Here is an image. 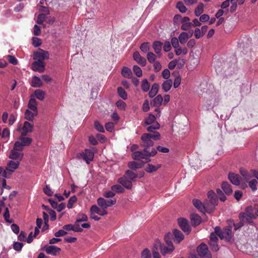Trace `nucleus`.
<instances>
[{"label":"nucleus","mask_w":258,"mask_h":258,"mask_svg":"<svg viewBox=\"0 0 258 258\" xmlns=\"http://www.w3.org/2000/svg\"><path fill=\"white\" fill-rule=\"evenodd\" d=\"M204 5L203 3H200L198 7L195 9V14L196 16H200L204 12Z\"/></svg>","instance_id":"nucleus-40"},{"label":"nucleus","mask_w":258,"mask_h":258,"mask_svg":"<svg viewBox=\"0 0 258 258\" xmlns=\"http://www.w3.org/2000/svg\"><path fill=\"white\" fill-rule=\"evenodd\" d=\"M34 95L36 97L40 100H43L45 97L44 91L40 89L36 90L34 92Z\"/></svg>","instance_id":"nucleus-37"},{"label":"nucleus","mask_w":258,"mask_h":258,"mask_svg":"<svg viewBox=\"0 0 258 258\" xmlns=\"http://www.w3.org/2000/svg\"><path fill=\"white\" fill-rule=\"evenodd\" d=\"M156 56L152 52H148L147 54V58L148 61L151 63L155 62Z\"/></svg>","instance_id":"nucleus-51"},{"label":"nucleus","mask_w":258,"mask_h":258,"mask_svg":"<svg viewBox=\"0 0 258 258\" xmlns=\"http://www.w3.org/2000/svg\"><path fill=\"white\" fill-rule=\"evenodd\" d=\"M7 58L9 61V62L14 65H16L18 63V60L16 59V58L11 55H8L7 56Z\"/></svg>","instance_id":"nucleus-59"},{"label":"nucleus","mask_w":258,"mask_h":258,"mask_svg":"<svg viewBox=\"0 0 258 258\" xmlns=\"http://www.w3.org/2000/svg\"><path fill=\"white\" fill-rule=\"evenodd\" d=\"M117 94L118 96L123 100H126L127 98V94L125 90L121 87L117 88Z\"/></svg>","instance_id":"nucleus-34"},{"label":"nucleus","mask_w":258,"mask_h":258,"mask_svg":"<svg viewBox=\"0 0 258 258\" xmlns=\"http://www.w3.org/2000/svg\"><path fill=\"white\" fill-rule=\"evenodd\" d=\"M221 239H224L226 241H230L232 238V227L227 226L224 228L219 235Z\"/></svg>","instance_id":"nucleus-8"},{"label":"nucleus","mask_w":258,"mask_h":258,"mask_svg":"<svg viewBox=\"0 0 258 258\" xmlns=\"http://www.w3.org/2000/svg\"><path fill=\"white\" fill-rule=\"evenodd\" d=\"M45 63L44 61L36 60L34 61L31 65V69L34 71L41 73L44 71Z\"/></svg>","instance_id":"nucleus-11"},{"label":"nucleus","mask_w":258,"mask_h":258,"mask_svg":"<svg viewBox=\"0 0 258 258\" xmlns=\"http://www.w3.org/2000/svg\"><path fill=\"white\" fill-rule=\"evenodd\" d=\"M189 38L188 34L186 32H182L178 37V40L181 44H184Z\"/></svg>","instance_id":"nucleus-36"},{"label":"nucleus","mask_w":258,"mask_h":258,"mask_svg":"<svg viewBox=\"0 0 258 258\" xmlns=\"http://www.w3.org/2000/svg\"><path fill=\"white\" fill-rule=\"evenodd\" d=\"M239 218L243 222L250 223L253 218L247 215L246 213H240L239 215Z\"/></svg>","instance_id":"nucleus-31"},{"label":"nucleus","mask_w":258,"mask_h":258,"mask_svg":"<svg viewBox=\"0 0 258 258\" xmlns=\"http://www.w3.org/2000/svg\"><path fill=\"white\" fill-rule=\"evenodd\" d=\"M190 221L191 225L194 227H196L200 225L202 221L201 217L197 214H191L190 215Z\"/></svg>","instance_id":"nucleus-18"},{"label":"nucleus","mask_w":258,"mask_h":258,"mask_svg":"<svg viewBox=\"0 0 258 258\" xmlns=\"http://www.w3.org/2000/svg\"><path fill=\"white\" fill-rule=\"evenodd\" d=\"M160 138V135L157 132H154L153 134H144L141 137L142 143L141 144L142 147L147 148L152 147L154 145V142L152 139L158 140Z\"/></svg>","instance_id":"nucleus-2"},{"label":"nucleus","mask_w":258,"mask_h":258,"mask_svg":"<svg viewBox=\"0 0 258 258\" xmlns=\"http://www.w3.org/2000/svg\"><path fill=\"white\" fill-rule=\"evenodd\" d=\"M94 157L93 152L90 149H85L84 152L77 155V158L79 159L82 158L88 164L93 160Z\"/></svg>","instance_id":"nucleus-5"},{"label":"nucleus","mask_w":258,"mask_h":258,"mask_svg":"<svg viewBox=\"0 0 258 258\" xmlns=\"http://www.w3.org/2000/svg\"><path fill=\"white\" fill-rule=\"evenodd\" d=\"M61 250V249L54 245H49L45 247V251L48 254L55 256Z\"/></svg>","instance_id":"nucleus-16"},{"label":"nucleus","mask_w":258,"mask_h":258,"mask_svg":"<svg viewBox=\"0 0 258 258\" xmlns=\"http://www.w3.org/2000/svg\"><path fill=\"white\" fill-rule=\"evenodd\" d=\"M197 250L199 258H212L211 254L206 244H201L198 246Z\"/></svg>","instance_id":"nucleus-4"},{"label":"nucleus","mask_w":258,"mask_h":258,"mask_svg":"<svg viewBox=\"0 0 258 258\" xmlns=\"http://www.w3.org/2000/svg\"><path fill=\"white\" fill-rule=\"evenodd\" d=\"M97 204L102 209H107L106 200L104 198H98L97 200Z\"/></svg>","instance_id":"nucleus-47"},{"label":"nucleus","mask_w":258,"mask_h":258,"mask_svg":"<svg viewBox=\"0 0 258 258\" xmlns=\"http://www.w3.org/2000/svg\"><path fill=\"white\" fill-rule=\"evenodd\" d=\"M100 209L95 205L91 206L90 208V214L93 215L95 214H98L100 212Z\"/></svg>","instance_id":"nucleus-57"},{"label":"nucleus","mask_w":258,"mask_h":258,"mask_svg":"<svg viewBox=\"0 0 258 258\" xmlns=\"http://www.w3.org/2000/svg\"><path fill=\"white\" fill-rule=\"evenodd\" d=\"M174 249L173 245L166 246L161 244L160 251L162 255H165L166 254L171 253Z\"/></svg>","instance_id":"nucleus-25"},{"label":"nucleus","mask_w":258,"mask_h":258,"mask_svg":"<svg viewBox=\"0 0 258 258\" xmlns=\"http://www.w3.org/2000/svg\"><path fill=\"white\" fill-rule=\"evenodd\" d=\"M159 90V85L157 83H154L152 85L151 89L149 92V96L150 98L154 97L158 93Z\"/></svg>","instance_id":"nucleus-28"},{"label":"nucleus","mask_w":258,"mask_h":258,"mask_svg":"<svg viewBox=\"0 0 258 258\" xmlns=\"http://www.w3.org/2000/svg\"><path fill=\"white\" fill-rule=\"evenodd\" d=\"M150 87V84L147 79H144L142 81L141 89L143 91L146 92L149 91Z\"/></svg>","instance_id":"nucleus-38"},{"label":"nucleus","mask_w":258,"mask_h":258,"mask_svg":"<svg viewBox=\"0 0 258 258\" xmlns=\"http://www.w3.org/2000/svg\"><path fill=\"white\" fill-rule=\"evenodd\" d=\"M218 202V199L217 197L207 200L206 201V204H207V212L211 213L213 212L215 209V206L217 205Z\"/></svg>","instance_id":"nucleus-10"},{"label":"nucleus","mask_w":258,"mask_h":258,"mask_svg":"<svg viewBox=\"0 0 258 258\" xmlns=\"http://www.w3.org/2000/svg\"><path fill=\"white\" fill-rule=\"evenodd\" d=\"M142 258H151V253L150 250L146 248L142 252Z\"/></svg>","instance_id":"nucleus-62"},{"label":"nucleus","mask_w":258,"mask_h":258,"mask_svg":"<svg viewBox=\"0 0 258 258\" xmlns=\"http://www.w3.org/2000/svg\"><path fill=\"white\" fill-rule=\"evenodd\" d=\"M118 182L127 189H131L132 187V182L125 176L119 178Z\"/></svg>","instance_id":"nucleus-20"},{"label":"nucleus","mask_w":258,"mask_h":258,"mask_svg":"<svg viewBox=\"0 0 258 258\" xmlns=\"http://www.w3.org/2000/svg\"><path fill=\"white\" fill-rule=\"evenodd\" d=\"M24 146L21 142L17 141L15 142L14 146V149L15 151L21 152L23 150Z\"/></svg>","instance_id":"nucleus-49"},{"label":"nucleus","mask_w":258,"mask_h":258,"mask_svg":"<svg viewBox=\"0 0 258 258\" xmlns=\"http://www.w3.org/2000/svg\"><path fill=\"white\" fill-rule=\"evenodd\" d=\"M88 220V217L85 214H79L77 215V223H80L82 222L87 221Z\"/></svg>","instance_id":"nucleus-42"},{"label":"nucleus","mask_w":258,"mask_h":258,"mask_svg":"<svg viewBox=\"0 0 258 258\" xmlns=\"http://www.w3.org/2000/svg\"><path fill=\"white\" fill-rule=\"evenodd\" d=\"M42 85V82L41 79L37 77V76H34L32 78V81H31V86L35 88H39L41 87Z\"/></svg>","instance_id":"nucleus-27"},{"label":"nucleus","mask_w":258,"mask_h":258,"mask_svg":"<svg viewBox=\"0 0 258 258\" xmlns=\"http://www.w3.org/2000/svg\"><path fill=\"white\" fill-rule=\"evenodd\" d=\"M33 125L31 124L28 121H25L22 128V132L21 133L22 136H26L29 133H31L33 131Z\"/></svg>","instance_id":"nucleus-13"},{"label":"nucleus","mask_w":258,"mask_h":258,"mask_svg":"<svg viewBox=\"0 0 258 258\" xmlns=\"http://www.w3.org/2000/svg\"><path fill=\"white\" fill-rule=\"evenodd\" d=\"M162 43L159 41H155L152 45L153 48L159 57H161V51L162 49Z\"/></svg>","instance_id":"nucleus-23"},{"label":"nucleus","mask_w":258,"mask_h":258,"mask_svg":"<svg viewBox=\"0 0 258 258\" xmlns=\"http://www.w3.org/2000/svg\"><path fill=\"white\" fill-rule=\"evenodd\" d=\"M32 44L35 47H38L41 44V40L37 37H33Z\"/></svg>","instance_id":"nucleus-60"},{"label":"nucleus","mask_w":258,"mask_h":258,"mask_svg":"<svg viewBox=\"0 0 258 258\" xmlns=\"http://www.w3.org/2000/svg\"><path fill=\"white\" fill-rule=\"evenodd\" d=\"M172 235L174 236V241L176 243H179L184 238L183 233L176 229L173 230Z\"/></svg>","instance_id":"nucleus-15"},{"label":"nucleus","mask_w":258,"mask_h":258,"mask_svg":"<svg viewBox=\"0 0 258 258\" xmlns=\"http://www.w3.org/2000/svg\"><path fill=\"white\" fill-rule=\"evenodd\" d=\"M173 235L171 233H167L164 236V240L168 246L173 245L172 239Z\"/></svg>","instance_id":"nucleus-39"},{"label":"nucleus","mask_w":258,"mask_h":258,"mask_svg":"<svg viewBox=\"0 0 258 258\" xmlns=\"http://www.w3.org/2000/svg\"><path fill=\"white\" fill-rule=\"evenodd\" d=\"M177 222L181 229L186 234H189L191 232V228L188 221L184 218H179L177 219Z\"/></svg>","instance_id":"nucleus-6"},{"label":"nucleus","mask_w":258,"mask_h":258,"mask_svg":"<svg viewBox=\"0 0 258 258\" xmlns=\"http://www.w3.org/2000/svg\"><path fill=\"white\" fill-rule=\"evenodd\" d=\"M121 75L125 78H131L132 76L131 70L128 67H124L122 69Z\"/></svg>","instance_id":"nucleus-33"},{"label":"nucleus","mask_w":258,"mask_h":258,"mask_svg":"<svg viewBox=\"0 0 258 258\" xmlns=\"http://www.w3.org/2000/svg\"><path fill=\"white\" fill-rule=\"evenodd\" d=\"M134 59L140 65L144 67L146 64V59L142 57L138 51H135L133 54Z\"/></svg>","instance_id":"nucleus-14"},{"label":"nucleus","mask_w":258,"mask_h":258,"mask_svg":"<svg viewBox=\"0 0 258 258\" xmlns=\"http://www.w3.org/2000/svg\"><path fill=\"white\" fill-rule=\"evenodd\" d=\"M171 42L172 46L174 48H177L179 47V40L176 37H173L171 39Z\"/></svg>","instance_id":"nucleus-64"},{"label":"nucleus","mask_w":258,"mask_h":258,"mask_svg":"<svg viewBox=\"0 0 258 258\" xmlns=\"http://www.w3.org/2000/svg\"><path fill=\"white\" fill-rule=\"evenodd\" d=\"M218 238L217 236L214 233H211L210 236V241L209 242L210 248L213 251H217L219 250V246L217 244Z\"/></svg>","instance_id":"nucleus-9"},{"label":"nucleus","mask_w":258,"mask_h":258,"mask_svg":"<svg viewBox=\"0 0 258 258\" xmlns=\"http://www.w3.org/2000/svg\"><path fill=\"white\" fill-rule=\"evenodd\" d=\"M161 167V165H158L156 166L151 164H148L145 168V171L148 173H152L157 171L159 168Z\"/></svg>","instance_id":"nucleus-35"},{"label":"nucleus","mask_w":258,"mask_h":258,"mask_svg":"<svg viewBox=\"0 0 258 258\" xmlns=\"http://www.w3.org/2000/svg\"><path fill=\"white\" fill-rule=\"evenodd\" d=\"M173 82L170 79L167 80L162 84V89L164 92H167L171 89Z\"/></svg>","instance_id":"nucleus-29"},{"label":"nucleus","mask_w":258,"mask_h":258,"mask_svg":"<svg viewBox=\"0 0 258 258\" xmlns=\"http://www.w3.org/2000/svg\"><path fill=\"white\" fill-rule=\"evenodd\" d=\"M125 175L129 179L132 180H135L137 177V174L136 173L130 170L126 171Z\"/></svg>","instance_id":"nucleus-44"},{"label":"nucleus","mask_w":258,"mask_h":258,"mask_svg":"<svg viewBox=\"0 0 258 258\" xmlns=\"http://www.w3.org/2000/svg\"><path fill=\"white\" fill-rule=\"evenodd\" d=\"M240 173L246 181H248V180L251 178L250 175L246 170H240Z\"/></svg>","instance_id":"nucleus-54"},{"label":"nucleus","mask_w":258,"mask_h":258,"mask_svg":"<svg viewBox=\"0 0 258 258\" xmlns=\"http://www.w3.org/2000/svg\"><path fill=\"white\" fill-rule=\"evenodd\" d=\"M38 114V112H31L29 109H27L25 112V118L29 121H33L35 116Z\"/></svg>","instance_id":"nucleus-26"},{"label":"nucleus","mask_w":258,"mask_h":258,"mask_svg":"<svg viewBox=\"0 0 258 258\" xmlns=\"http://www.w3.org/2000/svg\"><path fill=\"white\" fill-rule=\"evenodd\" d=\"M157 153L155 149H153L151 152H149L147 148H144L142 151H135L132 154V158L135 160L141 161V159H145L147 162L151 161L150 157H153Z\"/></svg>","instance_id":"nucleus-1"},{"label":"nucleus","mask_w":258,"mask_h":258,"mask_svg":"<svg viewBox=\"0 0 258 258\" xmlns=\"http://www.w3.org/2000/svg\"><path fill=\"white\" fill-rule=\"evenodd\" d=\"M244 213H246L247 215H249L253 219L256 218V216L255 215V211H254L253 208L251 206L247 207Z\"/></svg>","instance_id":"nucleus-41"},{"label":"nucleus","mask_w":258,"mask_h":258,"mask_svg":"<svg viewBox=\"0 0 258 258\" xmlns=\"http://www.w3.org/2000/svg\"><path fill=\"white\" fill-rule=\"evenodd\" d=\"M77 200V199L76 196H73L71 197L68 201L67 208L68 209H72L73 208L74 204L76 202Z\"/></svg>","instance_id":"nucleus-45"},{"label":"nucleus","mask_w":258,"mask_h":258,"mask_svg":"<svg viewBox=\"0 0 258 258\" xmlns=\"http://www.w3.org/2000/svg\"><path fill=\"white\" fill-rule=\"evenodd\" d=\"M176 7H177V8L178 9L179 11L181 13H183L186 12V8L185 6L181 2L177 3Z\"/></svg>","instance_id":"nucleus-56"},{"label":"nucleus","mask_w":258,"mask_h":258,"mask_svg":"<svg viewBox=\"0 0 258 258\" xmlns=\"http://www.w3.org/2000/svg\"><path fill=\"white\" fill-rule=\"evenodd\" d=\"M46 16L45 14H40L37 17L36 22L38 24H43L44 21H46Z\"/></svg>","instance_id":"nucleus-52"},{"label":"nucleus","mask_w":258,"mask_h":258,"mask_svg":"<svg viewBox=\"0 0 258 258\" xmlns=\"http://www.w3.org/2000/svg\"><path fill=\"white\" fill-rule=\"evenodd\" d=\"M23 246V243L19 242H15L13 244L14 249L18 251H19L21 250L22 247Z\"/></svg>","instance_id":"nucleus-61"},{"label":"nucleus","mask_w":258,"mask_h":258,"mask_svg":"<svg viewBox=\"0 0 258 258\" xmlns=\"http://www.w3.org/2000/svg\"><path fill=\"white\" fill-rule=\"evenodd\" d=\"M20 161H14L10 160L8 162L7 166L5 170L3 167H0V176L6 178H9L15 169H17L19 165Z\"/></svg>","instance_id":"nucleus-3"},{"label":"nucleus","mask_w":258,"mask_h":258,"mask_svg":"<svg viewBox=\"0 0 258 258\" xmlns=\"http://www.w3.org/2000/svg\"><path fill=\"white\" fill-rule=\"evenodd\" d=\"M49 56V55L48 51L39 49L38 51L34 52L33 59L34 60L43 61L44 59H48Z\"/></svg>","instance_id":"nucleus-7"},{"label":"nucleus","mask_w":258,"mask_h":258,"mask_svg":"<svg viewBox=\"0 0 258 258\" xmlns=\"http://www.w3.org/2000/svg\"><path fill=\"white\" fill-rule=\"evenodd\" d=\"M111 190L114 192L121 193L124 191V188L119 184L113 185L111 187Z\"/></svg>","instance_id":"nucleus-43"},{"label":"nucleus","mask_w":258,"mask_h":258,"mask_svg":"<svg viewBox=\"0 0 258 258\" xmlns=\"http://www.w3.org/2000/svg\"><path fill=\"white\" fill-rule=\"evenodd\" d=\"M222 188L227 195L232 194L233 190L231 188V185L227 181H223L222 184Z\"/></svg>","instance_id":"nucleus-24"},{"label":"nucleus","mask_w":258,"mask_h":258,"mask_svg":"<svg viewBox=\"0 0 258 258\" xmlns=\"http://www.w3.org/2000/svg\"><path fill=\"white\" fill-rule=\"evenodd\" d=\"M43 192L48 196H51L53 194V192L52 191L51 188L48 185H46L45 187H44Z\"/></svg>","instance_id":"nucleus-58"},{"label":"nucleus","mask_w":258,"mask_h":258,"mask_svg":"<svg viewBox=\"0 0 258 258\" xmlns=\"http://www.w3.org/2000/svg\"><path fill=\"white\" fill-rule=\"evenodd\" d=\"M160 124L158 122H156L152 125H150L147 128V130L149 132H153L155 130L159 128Z\"/></svg>","instance_id":"nucleus-55"},{"label":"nucleus","mask_w":258,"mask_h":258,"mask_svg":"<svg viewBox=\"0 0 258 258\" xmlns=\"http://www.w3.org/2000/svg\"><path fill=\"white\" fill-rule=\"evenodd\" d=\"M145 162L142 161H131L128 163V166L130 168L136 170L137 169L142 168Z\"/></svg>","instance_id":"nucleus-22"},{"label":"nucleus","mask_w":258,"mask_h":258,"mask_svg":"<svg viewBox=\"0 0 258 258\" xmlns=\"http://www.w3.org/2000/svg\"><path fill=\"white\" fill-rule=\"evenodd\" d=\"M94 127L97 131L100 133H104L105 131L103 125L98 120L95 121Z\"/></svg>","instance_id":"nucleus-50"},{"label":"nucleus","mask_w":258,"mask_h":258,"mask_svg":"<svg viewBox=\"0 0 258 258\" xmlns=\"http://www.w3.org/2000/svg\"><path fill=\"white\" fill-rule=\"evenodd\" d=\"M17 151L12 150L11 151V153L9 156V158L13 160H19L18 161H21L23 157L24 154L21 152H18Z\"/></svg>","instance_id":"nucleus-19"},{"label":"nucleus","mask_w":258,"mask_h":258,"mask_svg":"<svg viewBox=\"0 0 258 258\" xmlns=\"http://www.w3.org/2000/svg\"><path fill=\"white\" fill-rule=\"evenodd\" d=\"M19 140L24 146H29L32 142V139L30 138L25 137V136H21L19 138Z\"/></svg>","instance_id":"nucleus-32"},{"label":"nucleus","mask_w":258,"mask_h":258,"mask_svg":"<svg viewBox=\"0 0 258 258\" xmlns=\"http://www.w3.org/2000/svg\"><path fill=\"white\" fill-rule=\"evenodd\" d=\"M156 119L155 116L152 114H150L149 116L145 119V123L149 125L153 123Z\"/></svg>","instance_id":"nucleus-46"},{"label":"nucleus","mask_w":258,"mask_h":258,"mask_svg":"<svg viewBox=\"0 0 258 258\" xmlns=\"http://www.w3.org/2000/svg\"><path fill=\"white\" fill-rule=\"evenodd\" d=\"M149 42H144L143 43L141 46H140V49L144 53L147 52L150 49V47L149 46Z\"/></svg>","instance_id":"nucleus-53"},{"label":"nucleus","mask_w":258,"mask_h":258,"mask_svg":"<svg viewBox=\"0 0 258 258\" xmlns=\"http://www.w3.org/2000/svg\"><path fill=\"white\" fill-rule=\"evenodd\" d=\"M228 179L232 184L235 185H238L240 183L241 178L240 176L237 174L229 173L228 174Z\"/></svg>","instance_id":"nucleus-17"},{"label":"nucleus","mask_w":258,"mask_h":258,"mask_svg":"<svg viewBox=\"0 0 258 258\" xmlns=\"http://www.w3.org/2000/svg\"><path fill=\"white\" fill-rule=\"evenodd\" d=\"M133 71L134 73L136 74V75L138 77H141L142 76L143 73L141 69L138 66L135 65L133 67Z\"/></svg>","instance_id":"nucleus-48"},{"label":"nucleus","mask_w":258,"mask_h":258,"mask_svg":"<svg viewBox=\"0 0 258 258\" xmlns=\"http://www.w3.org/2000/svg\"><path fill=\"white\" fill-rule=\"evenodd\" d=\"M192 204L201 212H207V207H207V204H206V202L204 203H202V202L198 199H194L192 200Z\"/></svg>","instance_id":"nucleus-12"},{"label":"nucleus","mask_w":258,"mask_h":258,"mask_svg":"<svg viewBox=\"0 0 258 258\" xmlns=\"http://www.w3.org/2000/svg\"><path fill=\"white\" fill-rule=\"evenodd\" d=\"M163 101V98L161 95H157L151 102V104L154 106L159 107Z\"/></svg>","instance_id":"nucleus-30"},{"label":"nucleus","mask_w":258,"mask_h":258,"mask_svg":"<svg viewBox=\"0 0 258 258\" xmlns=\"http://www.w3.org/2000/svg\"><path fill=\"white\" fill-rule=\"evenodd\" d=\"M37 102L34 98V96L31 95L28 104V108L34 112H37Z\"/></svg>","instance_id":"nucleus-21"},{"label":"nucleus","mask_w":258,"mask_h":258,"mask_svg":"<svg viewBox=\"0 0 258 258\" xmlns=\"http://www.w3.org/2000/svg\"><path fill=\"white\" fill-rule=\"evenodd\" d=\"M257 180L255 179L251 180L249 182V186L253 191H255L257 189L256 188Z\"/></svg>","instance_id":"nucleus-63"}]
</instances>
